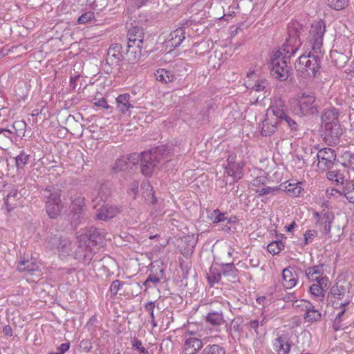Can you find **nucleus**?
<instances>
[{
	"instance_id": "f257e3e1",
	"label": "nucleus",
	"mask_w": 354,
	"mask_h": 354,
	"mask_svg": "<svg viewBox=\"0 0 354 354\" xmlns=\"http://www.w3.org/2000/svg\"><path fill=\"white\" fill-rule=\"evenodd\" d=\"M306 31L304 24L293 21L288 26V35L286 44H284L279 51H281L283 59H290L300 48L302 42L300 36Z\"/></svg>"
},
{
	"instance_id": "20e7f679",
	"label": "nucleus",
	"mask_w": 354,
	"mask_h": 354,
	"mask_svg": "<svg viewBox=\"0 0 354 354\" xmlns=\"http://www.w3.org/2000/svg\"><path fill=\"white\" fill-rule=\"evenodd\" d=\"M170 153L166 149H157L153 152L145 151L141 153L140 171L141 173L147 177L151 176L155 168L160 162L161 158L167 159V155Z\"/></svg>"
},
{
	"instance_id": "cd10ccee",
	"label": "nucleus",
	"mask_w": 354,
	"mask_h": 354,
	"mask_svg": "<svg viewBox=\"0 0 354 354\" xmlns=\"http://www.w3.org/2000/svg\"><path fill=\"white\" fill-rule=\"evenodd\" d=\"M323 273L324 266L322 264L309 267L305 271L306 276L309 280L316 281L317 282L323 277Z\"/></svg>"
},
{
	"instance_id": "338daca9",
	"label": "nucleus",
	"mask_w": 354,
	"mask_h": 354,
	"mask_svg": "<svg viewBox=\"0 0 354 354\" xmlns=\"http://www.w3.org/2000/svg\"><path fill=\"white\" fill-rule=\"evenodd\" d=\"M69 348L70 344L68 342L63 343L57 348V351H58L60 354H64L69 349Z\"/></svg>"
},
{
	"instance_id": "603ef678",
	"label": "nucleus",
	"mask_w": 354,
	"mask_h": 354,
	"mask_svg": "<svg viewBox=\"0 0 354 354\" xmlns=\"http://www.w3.org/2000/svg\"><path fill=\"white\" fill-rule=\"evenodd\" d=\"M108 194V189L106 187L101 186L98 191V195L93 199V201H97L98 198H100V201H104L106 200Z\"/></svg>"
},
{
	"instance_id": "3c124183",
	"label": "nucleus",
	"mask_w": 354,
	"mask_h": 354,
	"mask_svg": "<svg viewBox=\"0 0 354 354\" xmlns=\"http://www.w3.org/2000/svg\"><path fill=\"white\" fill-rule=\"evenodd\" d=\"M211 218L214 223L224 222L227 219L225 214L220 212L218 209H216L212 213Z\"/></svg>"
},
{
	"instance_id": "412c9836",
	"label": "nucleus",
	"mask_w": 354,
	"mask_h": 354,
	"mask_svg": "<svg viewBox=\"0 0 354 354\" xmlns=\"http://www.w3.org/2000/svg\"><path fill=\"white\" fill-rule=\"evenodd\" d=\"M144 44L134 43V44L127 41L126 54L129 61L138 60L142 55V49Z\"/></svg>"
},
{
	"instance_id": "dca6fc26",
	"label": "nucleus",
	"mask_w": 354,
	"mask_h": 354,
	"mask_svg": "<svg viewBox=\"0 0 354 354\" xmlns=\"http://www.w3.org/2000/svg\"><path fill=\"white\" fill-rule=\"evenodd\" d=\"M278 125H279V122L277 118L268 116V113H266V118L262 121L260 126L261 136H270L274 134L277 130Z\"/></svg>"
},
{
	"instance_id": "6e6d98bb",
	"label": "nucleus",
	"mask_w": 354,
	"mask_h": 354,
	"mask_svg": "<svg viewBox=\"0 0 354 354\" xmlns=\"http://www.w3.org/2000/svg\"><path fill=\"white\" fill-rule=\"evenodd\" d=\"M132 346L139 351L140 354H149V351L142 346V342L138 339L133 340Z\"/></svg>"
},
{
	"instance_id": "f704fd0d",
	"label": "nucleus",
	"mask_w": 354,
	"mask_h": 354,
	"mask_svg": "<svg viewBox=\"0 0 354 354\" xmlns=\"http://www.w3.org/2000/svg\"><path fill=\"white\" fill-rule=\"evenodd\" d=\"M17 270L19 272H28L32 274L38 270V266L36 263L29 260H21L19 262Z\"/></svg>"
},
{
	"instance_id": "5701e85b",
	"label": "nucleus",
	"mask_w": 354,
	"mask_h": 354,
	"mask_svg": "<svg viewBox=\"0 0 354 354\" xmlns=\"http://www.w3.org/2000/svg\"><path fill=\"white\" fill-rule=\"evenodd\" d=\"M145 32L142 28L133 26L129 28L127 33V41L134 44V43L144 44Z\"/></svg>"
},
{
	"instance_id": "a878e982",
	"label": "nucleus",
	"mask_w": 354,
	"mask_h": 354,
	"mask_svg": "<svg viewBox=\"0 0 354 354\" xmlns=\"http://www.w3.org/2000/svg\"><path fill=\"white\" fill-rule=\"evenodd\" d=\"M317 218V223L321 225L322 232L327 234L330 232L331 228V218L328 213L322 212V214L315 213Z\"/></svg>"
},
{
	"instance_id": "39448f33",
	"label": "nucleus",
	"mask_w": 354,
	"mask_h": 354,
	"mask_svg": "<svg viewBox=\"0 0 354 354\" xmlns=\"http://www.w3.org/2000/svg\"><path fill=\"white\" fill-rule=\"evenodd\" d=\"M349 287L350 283L344 280H338L332 286L328 297L335 308H344L350 304Z\"/></svg>"
},
{
	"instance_id": "0eeeda50",
	"label": "nucleus",
	"mask_w": 354,
	"mask_h": 354,
	"mask_svg": "<svg viewBox=\"0 0 354 354\" xmlns=\"http://www.w3.org/2000/svg\"><path fill=\"white\" fill-rule=\"evenodd\" d=\"M281 51H276L273 54L270 62V74L274 78L279 81H284L289 76V69L286 59L281 57Z\"/></svg>"
},
{
	"instance_id": "bf43d9fd",
	"label": "nucleus",
	"mask_w": 354,
	"mask_h": 354,
	"mask_svg": "<svg viewBox=\"0 0 354 354\" xmlns=\"http://www.w3.org/2000/svg\"><path fill=\"white\" fill-rule=\"evenodd\" d=\"M278 190V187H267L265 188H259L257 190V193L259 196H264L270 194H272L275 191Z\"/></svg>"
},
{
	"instance_id": "4468645a",
	"label": "nucleus",
	"mask_w": 354,
	"mask_h": 354,
	"mask_svg": "<svg viewBox=\"0 0 354 354\" xmlns=\"http://www.w3.org/2000/svg\"><path fill=\"white\" fill-rule=\"evenodd\" d=\"M202 346V340L196 337L193 332H189L185 335L184 351L186 354H196Z\"/></svg>"
},
{
	"instance_id": "423d86ee",
	"label": "nucleus",
	"mask_w": 354,
	"mask_h": 354,
	"mask_svg": "<svg viewBox=\"0 0 354 354\" xmlns=\"http://www.w3.org/2000/svg\"><path fill=\"white\" fill-rule=\"evenodd\" d=\"M326 32V24L322 19L312 23L309 30L308 41L314 53H321L324 35Z\"/></svg>"
},
{
	"instance_id": "8fccbe9b",
	"label": "nucleus",
	"mask_w": 354,
	"mask_h": 354,
	"mask_svg": "<svg viewBox=\"0 0 354 354\" xmlns=\"http://www.w3.org/2000/svg\"><path fill=\"white\" fill-rule=\"evenodd\" d=\"M95 19V15L93 12H86L79 17L77 19L78 24H84L89 22Z\"/></svg>"
},
{
	"instance_id": "774afa93",
	"label": "nucleus",
	"mask_w": 354,
	"mask_h": 354,
	"mask_svg": "<svg viewBox=\"0 0 354 354\" xmlns=\"http://www.w3.org/2000/svg\"><path fill=\"white\" fill-rule=\"evenodd\" d=\"M3 333L5 335L11 337L12 335V329L10 326L6 325L3 328Z\"/></svg>"
},
{
	"instance_id": "e2e57ef3",
	"label": "nucleus",
	"mask_w": 354,
	"mask_h": 354,
	"mask_svg": "<svg viewBox=\"0 0 354 354\" xmlns=\"http://www.w3.org/2000/svg\"><path fill=\"white\" fill-rule=\"evenodd\" d=\"M155 301H149L145 306V308L149 313L150 318H154Z\"/></svg>"
},
{
	"instance_id": "9d476101",
	"label": "nucleus",
	"mask_w": 354,
	"mask_h": 354,
	"mask_svg": "<svg viewBox=\"0 0 354 354\" xmlns=\"http://www.w3.org/2000/svg\"><path fill=\"white\" fill-rule=\"evenodd\" d=\"M298 105L301 115H313L318 112L315 103V96L313 93L301 92L299 95Z\"/></svg>"
},
{
	"instance_id": "c756f323",
	"label": "nucleus",
	"mask_w": 354,
	"mask_h": 354,
	"mask_svg": "<svg viewBox=\"0 0 354 354\" xmlns=\"http://www.w3.org/2000/svg\"><path fill=\"white\" fill-rule=\"evenodd\" d=\"M270 112L272 114V117L277 118L278 121L284 116L287 112L284 109L283 101L279 100L269 108L267 112V113H268V116H270Z\"/></svg>"
},
{
	"instance_id": "a19ab883",
	"label": "nucleus",
	"mask_w": 354,
	"mask_h": 354,
	"mask_svg": "<svg viewBox=\"0 0 354 354\" xmlns=\"http://www.w3.org/2000/svg\"><path fill=\"white\" fill-rule=\"evenodd\" d=\"M279 124H286L291 131H296L298 129L297 122L288 115V112L279 120Z\"/></svg>"
},
{
	"instance_id": "393cba45",
	"label": "nucleus",
	"mask_w": 354,
	"mask_h": 354,
	"mask_svg": "<svg viewBox=\"0 0 354 354\" xmlns=\"http://www.w3.org/2000/svg\"><path fill=\"white\" fill-rule=\"evenodd\" d=\"M282 277L283 279V286L286 289L292 288L297 283V274L289 268H285L283 270Z\"/></svg>"
},
{
	"instance_id": "052dcab7",
	"label": "nucleus",
	"mask_w": 354,
	"mask_h": 354,
	"mask_svg": "<svg viewBox=\"0 0 354 354\" xmlns=\"http://www.w3.org/2000/svg\"><path fill=\"white\" fill-rule=\"evenodd\" d=\"M241 323L240 318L234 319L231 323V329L236 332L241 333L243 330Z\"/></svg>"
},
{
	"instance_id": "2eb2a0df",
	"label": "nucleus",
	"mask_w": 354,
	"mask_h": 354,
	"mask_svg": "<svg viewBox=\"0 0 354 354\" xmlns=\"http://www.w3.org/2000/svg\"><path fill=\"white\" fill-rule=\"evenodd\" d=\"M5 205L8 212L20 206L23 203L22 194L17 189H11L5 198Z\"/></svg>"
},
{
	"instance_id": "49530a36",
	"label": "nucleus",
	"mask_w": 354,
	"mask_h": 354,
	"mask_svg": "<svg viewBox=\"0 0 354 354\" xmlns=\"http://www.w3.org/2000/svg\"><path fill=\"white\" fill-rule=\"evenodd\" d=\"M328 5L336 10L344 9L348 3V0H326Z\"/></svg>"
},
{
	"instance_id": "bb28decb",
	"label": "nucleus",
	"mask_w": 354,
	"mask_h": 354,
	"mask_svg": "<svg viewBox=\"0 0 354 354\" xmlns=\"http://www.w3.org/2000/svg\"><path fill=\"white\" fill-rule=\"evenodd\" d=\"M221 272L223 277L230 281L235 282L238 280V270L232 263L223 264Z\"/></svg>"
},
{
	"instance_id": "aec40b11",
	"label": "nucleus",
	"mask_w": 354,
	"mask_h": 354,
	"mask_svg": "<svg viewBox=\"0 0 354 354\" xmlns=\"http://www.w3.org/2000/svg\"><path fill=\"white\" fill-rule=\"evenodd\" d=\"M230 160V158L227 159V165L225 167V171L227 174L228 176H231L234 180H237L241 178L243 176V165L241 163H236Z\"/></svg>"
},
{
	"instance_id": "2f4dec72",
	"label": "nucleus",
	"mask_w": 354,
	"mask_h": 354,
	"mask_svg": "<svg viewBox=\"0 0 354 354\" xmlns=\"http://www.w3.org/2000/svg\"><path fill=\"white\" fill-rule=\"evenodd\" d=\"M170 37L168 43L171 47L176 48L185 39V30L183 28H178L170 34Z\"/></svg>"
},
{
	"instance_id": "ea45409f",
	"label": "nucleus",
	"mask_w": 354,
	"mask_h": 354,
	"mask_svg": "<svg viewBox=\"0 0 354 354\" xmlns=\"http://www.w3.org/2000/svg\"><path fill=\"white\" fill-rule=\"evenodd\" d=\"M130 168L126 156H121L115 161L113 169L115 172L127 171Z\"/></svg>"
},
{
	"instance_id": "4be33fe9",
	"label": "nucleus",
	"mask_w": 354,
	"mask_h": 354,
	"mask_svg": "<svg viewBox=\"0 0 354 354\" xmlns=\"http://www.w3.org/2000/svg\"><path fill=\"white\" fill-rule=\"evenodd\" d=\"M338 117L339 111L337 109L333 107L326 109L322 115V120L324 124V127L339 124Z\"/></svg>"
},
{
	"instance_id": "4d7b16f0",
	"label": "nucleus",
	"mask_w": 354,
	"mask_h": 354,
	"mask_svg": "<svg viewBox=\"0 0 354 354\" xmlns=\"http://www.w3.org/2000/svg\"><path fill=\"white\" fill-rule=\"evenodd\" d=\"M317 232L315 230H308L304 234V244L307 245L311 243L313 239L317 236Z\"/></svg>"
},
{
	"instance_id": "de8ad7c7",
	"label": "nucleus",
	"mask_w": 354,
	"mask_h": 354,
	"mask_svg": "<svg viewBox=\"0 0 354 354\" xmlns=\"http://www.w3.org/2000/svg\"><path fill=\"white\" fill-rule=\"evenodd\" d=\"M29 159L30 155L26 154L24 151L21 152L19 155L15 157L16 167L18 169L23 168V167L28 162Z\"/></svg>"
},
{
	"instance_id": "a18cd8bd",
	"label": "nucleus",
	"mask_w": 354,
	"mask_h": 354,
	"mask_svg": "<svg viewBox=\"0 0 354 354\" xmlns=\"http://www.w3.org/2000/svg\"><path fill=\"white\" fill-rule=\"evenodd\" d=\"M246 326L249 330H254L257 337H261L266 335V330L261 329L259 319L251 320Z\"/></svg>"
},
{
	"instance_id": "4c0bfd02",
	"label": "nucleus",
	"mask_w": 354,
	"mask_h": 354,
	"mask_svg": "<svg viewBox=\"0 0 354 354\" xmlns=\"http://www.w3.org/2000/svg\"><path fill=\"white\" fill-rule=\"evenodd\" d=\"M326 176L329 180L336 182L337 185L344 184L345 176L343 173L339 170L330 171L326 174Z\"/></svg>"
},
{
	"instance_id": "72a5a7b5",
	"label": "nucleus",
	"mask_w": 354,
	"mask_h": 354,
	"mask_svg": "<svg viewBox=\"0 0 354 354\" xmlns=\"http://www.w3.org/2000/svg\"><path fill=\"white\" fill-rule=\"evenodd\" d=\"M26 123L24 120H17L13 122L12 128L14 131L9 129L10 133H6L7 135L15 134L18 137H23L26 132Z\"/></svg>"
},
{
	"instance_id": "13d9d810",
	"label": "nucleus",
	"mask_w": 354,
	"mask_h": 354,
	"mask_svg": "<svg viewBox=\"0 0 354 354\" xmlns=\"http://www.w3.org/2000/svg\"><path fill=\"white\" fill-rule=\"evenodd\" d=\"M123 283L120 282L119 280L113 281L110 286V292L112 296H115L117 295L118 290L120 287L122 286Z\"/></svg>"
},
{
	"instance_id": "6ab92c4d",
	"label": "nucleus",
	"mask_w": 354,
	"mask_h": 354,
	"mask_svg": "<svg viewBox=\"0 0 354 354\" xmlns=\"http://www.w3.org/2000/svg\"><path fill=\"white\" fill-rule=\"evenodd\" d=\"M120 209L119 207L113 205H102V207L97 210L96 217L98 220L107 221L115 216Z\"/></svg>"
},
{
	"instance_id": "0e129e2a",
	"label": "nucleus",
	"mask_w": 354,
	"mask_h": 354,
	"mask_svg": "<svg viewBox=\"0 0 354 354\" xmlns=\"http://www.w3.org/2000/svg\"><path fill=\"white\" fill-rule=\"evenodd\" d=\"M267 250L270 254H272L273 255L277 254L279 253V250L277 249V247L274 241H273L268 245Z\"/></svg>"
},
{
	"instance_id": "ddd939ff",
	"label": "nucleus",
	"mask_w": 354,
	"mask_h": 354,
	"mask_svg": "<svg viewBox=\"0 0 354 354\" xmlns=\"http://www.w3.org/2000/svg\"><path fill=\"white\" fill-rule=\"evenodd\" d=\"M318 159L317 166L320 169L326 170L330 169L336 160L335 151L330 148L320 149L317 154Z\"/></svg>"
},
{
	"instance_id": "7ed1b4c3",
	"label": "nucleus",
	"mask_w": 354,
	"mask_h": 354,
	"mask_svg": "<svg viewBox=\"0 0 354 354\" xmlns=\"http://www.w3.org/2000/svg\"><path fill=\"white\" fill-rule=\"evenodd\" d=\"M61 192L60 189L54 186H48L41 190V194L44 197L45 208L50 218H56L63 208Z\"/></svg>"
},
{
	"instance_id": "c85d7f7f",
	"label": "nucleus",
	"mask_w": 354,
	"mask_h": 354,
	"mask_svg": "<svg viewBox=\"0 0 354 354\" xmlns=\"http://www.w3.org/2000/svg\"><path fill=\"white\" fill-rule=\"evenodd\" d=\"M326 136L331 138V142L336 144L339 142L340 136L342 135L343 131L340 124L326 126L325 127Z\"/></svg>"
},
{
	"instance_id": "7c9ffc66",
	"label": "nucleus",
	"mask_w": 354,
	"mask_h": 354,
	"mask_svg": "<svg viewBox=\"0 0 354 354\" xmlns=\"http://www.w3.org/2000/svg\"><path fill=\"white\" fill-rule=\"evenodd\" d=\"M328 278L326 277H322L318 281L317 283L313 284L310 286V292L315 296L319 301H322L324 294L322 288L323 284H326Z\"/></svg>"
},
{
	"instance_id": "9b49d317",
	"label": "nucleus",
	"mask_w": 354,
	"mask_h": 354,
	"mask_svg": "<svg viewBox=\"0 0 354 354\" xmlns=\"http://www.w3.org/2000/svg\"><path fill=\"white\" fill-rule=\"evenodd\" d=\"M71 203L70 205V210L72 214L73 223L75 225L80 223L83 218L84 207H85V198L79 194L75 195L71 198Z\"/></svg>"
},
{
	"instance_id": "864d4df0",
	"label": "nucleus",
	"mask_w": 354,
	"mask_h": 354,
	"mask_svg": "<svg viewBox=\"0 0 354 354\" xmlns=\"http://www.w3.org/2000/svg\"><path fill=\"white\" fill-rule=\"evenodd\" d=\"M109 0H93V7L95 10L101 11L104 9Z\"/></svg>"
},
{
	"instance_id": "c9c22d12",
	"label": "nucleus",
	"mask_w": 354,
	"mask_h": 354,
	"mask_svg": "<svg viewBox=\"0 0 354 354\" xmlns=\"http://www.w3.org/2000/svg\"><path fill=\"white\" fill-rule=\"evenodd\" d=\"M206 321L213 326H220L224 322V318L221 312H211L207 314Z\"/></svg>"
},
{
	"instance_id": "5fc2aeb1",
	"label": "nucleus",
	"mask_w": 354,
	"mask_h": 354,
	"mask_svg": "<svg viewBox=\"0 0 354 354\" xmlns=\"http://www.w3.org/2000/svg\"><path fill=\"white\" fill-rule=\"evenodd\" d=\"M140 158H141V154H138V153H132L129 157H126L131 169L138 162H140Z\"/></svg>"
},
{
	"instance_id": "6e6552de",
	"label": "nucleus",
	"mask_w": 354,
	"mask_h": 354,
	"mask_svg": "<svg viewBox=\"0 0 354 354\" xmlns=\"http://www.w3.org/2000/svg\"><path fill=\"white\" fill-rule=\"evenodd\" d=\"M105 239V232L103 230L90 227L84 230V233L77 236L80 246L86 245L91 247L101 244Z\"/></svg>"
},
{
	"instance_id": "f8f14e48",
	"label": "nucleus",
	"mask_w": 354,
	"mask_h": 354,
	"mask_svg": "<svg viewBox=\"0 0 354 354\" xmlns=\"http://www.w3.org/2000/svg\"><path fill=\"white\" fill-rule=\"evenodd\" d=\"M123 59V55L122 53V46L120 44H113L110 46L108 49L104 70H106V73H109V69L112 66H116L119 65L120 61Z\"/></svg>"
},
{
	"instance_id": "58836bf2",
	"label": "nucleus",
	"mask_w": 354,
	"mask_h": 354,
	"mask_svg": "<svg viewBox=\"0 0 354 354\" xmlns=\"http://www.w3.org/2000/svg\"><path fill=\"white\" fill-rule=\"evenodd\" d=\"M201 354H225V350L218 344H209L203 349Z\"/></svg>"
},
{
	"instance_id": "09e8293b",
	"label": "nucleus",
	"mask_w": 354,
	"mask_h": 354,
	"mask_svg": "<svg viewBox=\"0 0 354 354\" xmlns=\"http://www.w3.org/2000/svg\"><path fill=\"white\" fill-rule=\"evenodd\" d=\"M268 82L266 80L257 81L254 84H248V88L254 89L257 92L263 91L268 86Z\"/></svg>"
},
{
	"instance_id": "e433bc0d",
	"label": "nucleus",
	"mask_w": 354,
	"mask_h": 354,
	"mask_svg": "<svg viewBox=\"0 0 354 354\" xmlns=\"http://www.w3.org/2000/svg\"><path fill=\"white\" fill-rule=\"evenodd\" d=\"M343 194L351 203H354V180L347 181L343 187Z\"/></svg>"
},
{
	"instance_id": "b1692460",
	"label": "nucleus",
	"mask_w": 354,
	"mask_h": 354,
	"mask_svg": "<svg viewBox=\"0 0 354 354\" xmlns=\"http://www.w3.org/2000/svg\"><path fill=\"white\" fill-rule=\"evenodd\" d=\"M274 346L278 354H288L291 344L286 336L281 335L274 339Z\"/></svg>"
},
{
	"instance_id": "473e14b6",
	"label": "nucleus",
	"mask_w": 354,
	"mask_h": 354,
	"mask_svg": "<svg viewBox=\"0 0 354 354\" xmlns=\"http://www.w3.org/2000/svg\"><path fill=\"white\" fill-rule=\"evenodd\" d=\"M155 76L158 81L166 84L172 82L176 79L173 72L165 70L164 68H159L157 70L155 73Z\"/></svg>"
},
{
	"instance_id": "69168bd1",
	"label": "nucleus",
	"mask_w": 354,
	"mask_h": 354,
	"mask_svg": "<svg viewBox=\"0 0 354 354\" xmlns=\"http://www.w3.org/2000/svg\"><path fill=\"white\" fill-rule=\"evenodd\" d=\"M95 105L99 107H103L106 109H108L110 108V106L108 105L107 101L105 98L102 97L101 99H99L95 102Z\"/></svg>"
},
{
	"instance_id": "1a4fd4ad",
	"label": "nucleus",
	"mask_w": 354,
	"mask_h": 354,
	"mask_svg": "<svg viewBox=\"0 0 354 354\" xmlns=\"http://www.w3.org/2000/svg\"><path fill=\"white\" fill-rule=\"evenodd\" d=\"M46 246L50 250H56L59 256L67 257L72 252L71 241L62 235L49 236L46 241Z\"/></svg>"
},
{
	"instance_id": "a211bd4d",
	"label": "nucleus",
	"mask_w": 354,
	"mask_h": 354,
	"mask_svg": "<svg viewBox=\"0 0 354 354\" xmlns=\"http://www.w3.org/2000/svg\"><path fill=\"white\" fill-rule=\"evenodd\" d=\"M304 306L305 314L304 318L308 322H317L321 319L322 315L318 310L309 301L301 300L300 301Z\"/></svg>"
},
{
	"instance_id": "79ce46f5",
	"label": "nucleus",
	"mask_w": 354,
	"mask_h": 354,
	"mask_svg": "<svg viewBox=\"0 0 354 354\" xmlns=\"http://www.w3.org/2000/svg\"><path fill=\"white\" fill-rule=\"evenodd\" d=\"M301 183H297L296 184L290 183L288 185L286 186V192L290 196L293 197H297L300 195L304 189L301 186Z\"/></svg>"
},
{
	"instance_id": "f3484780",
	"label": "nucleus",
	"mask_w": 354,
	"mask_h": 354,
	"mask_svg": "<svg viewBox=\"0 0 354 354\" xmlns=\"http://www.w3.org/2000/svg\"><path fill=\"white\" fill-rule=\"evenodd\" d=\"M117 109L123 114L131 113V109L134 107L133 101L129 93L118 95L116 98Z\"/></svg>"
},
{
	"instance_id": "c03bdc74",
	"label": "nucleus",
	"mask_w": 354,
	"mask_h": 354,
	"mask_svg": "<svg viewBox=\"0 0 354 354\" xmlns=\"http://www.w3.org/2000/svg\"><path fill=\"white\" fill-rule=\"evenodd\" d=\"M341 310L338 313V314L336 315L333 324V328L334 330L337 331L342 328H344V325L342 324V321L344 320V316L346 313V310L344 308H340Z\"/></svg>"
},
{
	"instance_id": "680f3d73",
	"label": "nucleus",
	"mask_w": 354,
	"mask_h": 354,
	"mask_svg": "<svg viewBox=\"0 0 354 354\" xmlns=\"http://www.w3.org/2000/svg\"><path fill=\"white\" fill-rule=\"evenodd\" d=\"M160 277H158V276H156L153 274H150L146 281L144 282V285L145 286H147L148 283L151 282V283H153L154 284H157L160 282Z\"/></svg>"
},
{
	"instance_id": "f03ea898",
	"label": "nucleus",
	"mask_w": 354,
	"mask_h": 354,
	"mask_svg": "<svg viewBox=\"0 0 354 354\" xmlns=\"http://www.w3.org/2000/svg\"><path fill=\"white\" fill-rule=\"evenodd\" d=\"M319 53H309L301 55L295 63L297 75L303 78H314L319 74L321 57Z\"/></svg>"
},
{
	"instance_id": "37998d69",
	"label": "nucleus",
	"mask_w": 354,
	"mask_h": 354,
	"mask_svg": "<svg viewBox=\"0 0 354 354\" xmlns=\"http://www.w3.org/2000/svg\"><path fill=\"white\" fill-rule=\"evenodd\" d=\"M221 270H218L216 268H211L209 270V272L207 274V280L209 283H218L222 277Z\"/></svg>"
}]
</instances>
